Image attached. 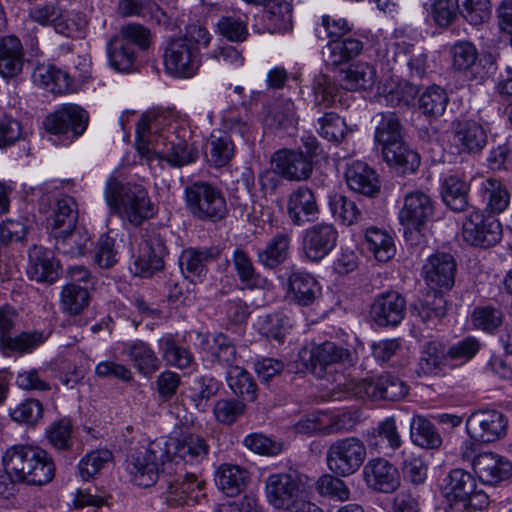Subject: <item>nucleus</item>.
Wrapping results in <instances>:
<instances>
[{
    "mask_svg": "<svg viewBox=\"0 0 512 512\" xmlns=\"http://www.w3.org/2000/svg\"><path fill=\"white\" fill-rule=\"evenodd\" d=\"M4 469L13 482L42 486L55 476L51 455L39 446L14 445L2 457Z\"/></svg>",
    "mask_w": 512,
    "mask_h": 512,
    "instance_id": "f257e3e1",
    "label": "nucleus"
},
{
    "mask_svg": "<svg viewBox=\"0 0 512 512\" xmlns=\"http://www.w3.org/2000/svg\"><path fill=\"white\" fill-rule=\"evenodd\" d=\"M104 198L113 213L135 227L155 214V205L147 189L137 183H123L110 177L105 185Z\"/></svg>",
    "mask_w": 512,
    "mask_h": 512,
    "instance_id": "f03ea898",
    "label": "nucleus"
},
{
    "mask_svg": "<svg viewBox=\"0 0 512 512\" xmlns=\"http://www.w3.org/2000/svg\"><path fill=\"white\" fill-rule=\"evenodd\" d=\"M304 476L295 472L274 473L265 481L267 501L275 509L289 512H322L306 500Z\"/></svg>",
    "mask_w": 512,
    "mask_h": 512,
    "instance_id": "7ed1b4c3",
    "label": "nucleus"
},
{
    "mask_svg": "<svg viewBox=\"0 0 512 512\" xmlns=\"http://www.w3.org/2000/svg\"><path fill=\"white\" fill-rule=\"evenodd\" d=\"M186 207L200 221L218 222L227 213V204L222 191L206 181H194L184 189Z\"/></svg>",
    "mask_w": 512,
    "mask_h": 512,
    "instance_id": "20e7f679",
    "label": "nucleus"
},
{
    "mask_svg": "<svg viewBox=\"0 0 512 512\" xmlns=\"http://www.w3.org/2000/svg\"><path fill=\"white\" fill-rule=\"evenodd\" d=\"M171 461L168 441L159 438L151 441L144 451L133 456L128 464V470L133 482L143 488L153 486L165 466Z\"/></svg>",
    "mask_w": 512,
    "mask_h": 512,
    "instance_id": "39448f33",
    "label": "nucleus"
},
{
    "mask_svg": "<svg viewBox=\"0 0 512 512\" xmlns=\"http://www.w3.org/2000/svg\"><path fill=\"white\" fill-rule=\"evenodd\" d=\"M375 149L382 159L399 173H414L420 166L419 154L405 142L400 130H376Z\"/></svg>",
    "mask_w": 512,
    "mask_h": 512,
    "instance_id": "423d86ee",
    "label": "nucleus"
},
{
    "mask_svg": "<svg viewBox=\"0 0 512 512\" xmlns=\"http://www.w3.org/2000/svg\"><path fill=\"white\" fill-rule=\"evenodd\" d=\"M338 387H343L342 391L347 396L360 399L399 401L408 394V387L405 382L389 373L380 375L376 380L354 381L345 379L343 383H338Z\"/></svg>",
    "mask_w": 512,
    "mask_h": 512,
    "instance_id": "0eeeda50",
    "label": "nucleus"
},
{
    "mask_svg": "<svg viewBox=\"0 0 512 512\" xmlns=\"http://www.w3.org/2000/svg\"><path fill=\"white\" fill-rule=\"evenodd\" d=\"M366 447L357 437H346L334 441L327 449L328 469L336 476L346 477L354 474L366 459Z\"/></svg>",
    "mask_w": 512,
    "mask_h": 512,
    "instance_id": "6e6552de",
    "label": "nucleus"
},
{
    "mask_svg": "<svg viewBox=\"0 0 512 512\" xmlns=\"http://www.w3.org/2000/svg\"><path fill=\"white\" fill-rule=\"evenodd\" d=\"M166 72L176 78L193 77L201 65V54L197 46L176 38L166 47L163 55Z\"/></svg>",
    "mask_w": 512,
    "mask_h": 512,
    "instance_id": "1a4fd4ad",
    "label": "nucleus"
},
{
    "mask_svg": "<svg viewBox=\"0 0 512 512\" xmlns=\"http://www.w3.org/2000/svg\"><path fill=\"white\" fill-rule=\"evenodd\" d=\"M167 230L149 226L142 235L144 248L135 261L137 273L149 277L164 268V257L168 255L166 247Z\"/></svg>",
    "mask_w": 512,
    "mask_h": 512,
    "instance_id": "9d476101",
    "label": "nucleus"
},
{
    "mask_svg": "<svg viewBox=\"0 0 512 512\" xmlns=\"http://www.w3.org/2000/svg\"><path fill=\"white\" fill-rule=\"evenodd\" d=\"M310 363L307 366L317 378L337 381L334 373L338 365L352 362L350 350L331 341L314 346L310 351Z\"/></svg>",
    "mask_w": 512,
    "mask_h": 512,
    "instance_id": "9b49d317",
    "label": "nucleus"
},
{
    "mask_svg": "<svg viewBox=\"0 0 512 512\" xmlns=\"http://www.w3.org/2000/svg\"><path fill=\"white\" fill-rule=\"evenodd\" d=\"M462 236L471 245L488 248L501 240L502 225L492 215L473 211L463 223Z\"/></svg>",
    "mask_w": 512,
    "mask_h": 512,
    "instance_id": "f8f14e48",
    "label": "nucleus"
},
{
    "mask_svg": "<svg viewBox=\"0 0 512 512\" xmlns=\"http://www.w3.org/2000/svg\"><path fill=\"white\" fill-rule=\"evenodd\" d=\"M466 430L476 441L494 442L506 435L507 419L502 412L497 410H479L468 417Z\"/></svg>",
    "mask_w": 512,
    "mask_h": 512,
    "instance_id": "ddd939ff",
    "label": "nucleus"
},
{
    "mask_svg": "<svg viewBox=\"0 0 512 512\" xmlns=\"http://www.w3.org/2000/svg\"><path fill=\"white\" fill-rule=\"evenodd\" d=\"M338 231L331 223L321 222L307 228L303 236V251L307 259L320 261L336 246Z\"/></svg>",
    "mask_w": 512,
    "mask_h": 512,
    "instance_id": "4468645a",
    "label": "nucleus"
},
{
    "mask_svg": "<svg viewBox=\"0 0 512 512\" xmlns=\"http://www.w3.org/2000/svg\"><path fill=\"white\" fill-rule=\"evenodd\" d=\"M433 214L432 198L423 191L415 190L405 195L403 207L399 212V220L406 229L420 232Z\"/></svg>",
    "mask_w": 512,
    "mask_h": 512,
    "instance_id": "2eb2a0df",
    "label": "nucleus"
},
{
    "mask_svg": "<svg viewBox=\"0 0 512 512\" xmlns=\"http://www.w3.org/2000/svg\"><path fill=\"white\" fill-rule=\"evenodd\" d=\"M457 264L454 257L445 252L431 255L422 268L427 285L433 290H450L455 282Z\"/></svg>",
    "mask_w": 512,
    "mask_h": 512,
    "instance_id": "dca6fc26",
    "label": "nucleus"
},
{
    "mask_svg": "<svg viewBox=\"0 0 512 512\" xmlns=\"http://www.w3.org/2000/svg\"><path fill=\"white\" fill-rule=\"evenodd\" d=\"M363 478L368 488L380 493H393L401 485L398 469L384 458L369 460L363 468Z\"/></svg>",
    "mask_w": 512,
    "mask_h": 512,
    "instance_id": "f3484780",
    "label": "nucleus"
},
{
    "mask_svg": "<svg viewBox=\"0 0 512 512\" xmlns=\"http://www.w3.org/2000/svg\"><path fill=\"white\" fill-rule=\"evenodd\" d=\"M272 169L290 181H303L310 177L313 166L302 151L283 149L274 154Z\"/></svg>",
    "mask_w": 512,
    "mask_h": 512,
    "instance_id": "a211bd4d",
    "label": "nucleus"
},
{
    "mask_svg": "<svg viewBox=\"0 0 512 512\" xmlns=\"http://www.w3.org/2000/svg\"><path fill=\"white\" fill-rule=\"evenodd\" d=\"M405 299L395 291L378 295L370 310L372 320L381 327L397 326L404 318Z\"/></svg>",
    "mask_w": 512,
    "mask_h": 512,
    "instance_id": "6ab92c4d",
    "label": "nucleus"
},
{
    "mask_svg": "<svg viewBox=\"0 0 512 512\" xmlns=\"http://www.w3.org/2000/svg\"><path fill=\"white\" fill-rule=\"evenodd\" d=\"M287 214L291 223L302 226L318 218L319 206L316 196L308 186H299L287 198Z\"/></svg>",
    "mask_w": 512,
    "mask_h": 512,
    "instance_id": "aec40b11",
    "label": "nucleus"
},
{
    "mask_svg": "<svg viewBox=\"0 0 512 512\" xmlns=\"http://www.w3.org/2000/svg\"><path fill=\"white\" fill-rule=\"evenodd\" d=\"M472 466L484 484L496 485L512 476V462L492 452L482 453L473 458Z\"/></svg>",
    "mask_w": 512,
    "mask_h": 512,
    "instance_id": "412c9836",
    "label": "nucleus"
},
{
    "mask_svg": "<svg viewBox=\"0 0 512 512\" xmlns=\"http://www.w3.org/2000/svg\"><path fill=\"white\" fill-rule=\"evenodd\" d=\"M175 458L187 464H199L207 458L210 446L207 440L196 433H182L168 442Z\"/></svg>",
    "mask_w": 512,
    "mask_h": 512,
    "instance_id": "4be33fe9",
    "label": "nucleus"
},
{
    "mask_svg": "<svg viewBox=\"0 0 512 512\" xmlns=\"http://www.w3.org/2000/svg\"><path fill=\"white\" fill-rule=\"evenodd\" d=\"M345 180L349 189L355 193L375 197L380 192L378 174L363 161H353L347 165Z\"/></svg>",
    "mask_w": 512,
    "mask_h": 512,
    "instance_id": "5701e85b",
    "label": "nucleus"
},
{
    "mask_svg": "<svg viewBox=\"0 0 512 512\" xmlns=\"http://www.w3.org/2000/svg\"><path fill=\"white\" fill-rule=\"evenodd\" d=\"M47 221L52 235L63 234L75 228L78 222V207L74 198L68 195L56 198Z\"/></svg>",
    "mask_w": 512,
    "mask_h": 512,
    "instance_id": "b1692460",
    "label": "nucleus"
},
{
    "mask_svg": "<svg viewBox=\"0 0 512 512\" xmlns=\"http://www.w3.org/2000/svg\"><path fill=\"white\" fill-rule=\"evenodd\" d=\"M476 488L474 477L467 471L457 468L443 479L442 494L451 503H460L467 507V502Z\"/></svg>",
    "mask_w": 512,
    "mask_h": 512,
    "instance_id": "393cba45",
    "label": "nucleus"
},
{
    "mask_svg": "<svg viewBox=\"0 0 512 512\" xmlns=\"http://www.w3.org/2000/svg\"><path fill=\"white\" fill-rule=\"evenodd\" d=\"M59 262L52 252L41 246H33L29 250L27 274L37 282L53 283L58 278Z\"/></svg>",
    "mask_w": 512,
    "mask_h": 512,
    "instance_id": "a878e982",
    "label": "nucleus"
},
{
    "mask_svg": "<svg viewBox=\"0 0 512 512\" xmlns=\"http://www.w3.org/2000/svg\"><path fill=\"white\" fill-rule=\"evenodd\" d=\"M25 64L21 41L14 35L0 38V75L3 78H15Z\"/></svg>",
    "mask_w": 512,
    "mask_h": 512,
    "instance_id": "bb28decb",
    "label": "nucleus"
},
{
    "mask_svg": "<svg viewBox=\"0 0 512 512\" xmlns=\"http://www.w3.org/2000/svg\"><path fill=\"white\" fill-rule=\"evenodd\" d=\"M222 383L212 376L203 375L195 378L182 392L185 400L199 412L207 411L209 402L214 398Z\"/></svg>",
    "mask_w": 512,
    "mask_h": 512,
    "instance_id": "cd10ccee",
    "label": "nucleus"
},
{
    "mask_svg": "<svg viewBox=\"0 0 512 512\" xmlns=\"http://www.w3.org/2000/svg\"><path fill=\"white\" fill-rule=\"evenodd\" d=\"M203 485L204 482L198 480L194 474L178 477L168 484L167 502L174 506L195 504L204 495Z\"/></svg>",
    "mask_w": 512,
    "mask_h": 512,
    "instance_id": "c85d7f7f",
    "label": "nucleus"
},
{
    "mask_svg": "<svg viewBox=\"0 0 512 512\" xmlns=\"http://www.w3.org/2000/svg\"><path fill=\"white\" fill-rule=\"evenodd\" d=\"M452 66L460 72H469L473 79L482 81L486 73L481 67L478 50L469 41H458L450 49Z\"/></svg>",
    "mask_w": 512,
    "mask_h": 512,
    "instance_id": "c756f323",
    "label": "nucleus"
},
{
    "mask_svg": "<svg viewBox=\"0 0 512 512\" xmlns=\"http://www.w3.org/2000/svg\"><path fill=\"white\" fill-rule=\"evenodd\" d=\"M32 80L39 87L54 94L68 93L73 89L69 74L53 65H37L33 71Z\"/></svg>",
    "mask_w": 512,
    "mask_h": 512,
    "instance_id": "7c9ffc66",
    "label": "nucleus"
},
{
    "mask_svg": "<svg viewBox=\"0 0 512 512\" xmlns=\"http://www.w3.org/2000/svg\"><path fill=\"white\" fill-rule=\"evenodd\" d=\"M220 250L217 247L186 248L179 258V265L186 277H197L206 274V264L218 259Z\"/></svg>",
    "mask_w": 512,
    "mask_h": 512,
    "instance_id": "2f4dec72",
    "label": "nucleus"
},
{
    "mask_svg": "<svg viewBox=\"0 0 512 512\" xmlns=\"http://www.w3.org/2000/svg\"><path fill=\"white\" fill-rule=\"evenodd\" d=\"M320 293L316 279L309 273L292 270L288 277V296L300 306L312 304Z\"/></svg>",
    "mask_w": 512,
    "mask_h": 512,
    "instance_id": "473e14b6",
    "label": "nucleus"
},
{
    "mask_svg": "<svg viewBox=\"0 0 512 512\" xmlns=\"http://www.w3.org/2000/svg\"><path fill=\"white\" fill-rule=\"evenodd\" d=\"M89 113L78 104H63L49 114L44 128H87Z\"/></svg>",
    "mask_w": 512,
    "mask_h": 512,
    "instance_id": "72a5a7b5",
    "label": "nucleus"
},
{
    "mask_svg": "<svg viewBox=\"0 0 512 512\" xmlns=\"http://www.w3.org/2000/svg\"><path fill=\"white\" fill-rule=\"evenodd\" d=\"M363 51V42L354 37L331 40L322 54L327 65L339 66L356 58Z\"/></svg>",
    "mask_w": 512,
    "mask_h": 512,
    "instance_id": "f704fd0d",
    "label": "nucleus"
},
{
    "mask_svg": "<svg viewBox=\"0 0 512 512\" xmlns=\"http://www.w3.org/2000/svg\"><path fill=\"white\" fill-rule=\"evenodd\" d=\"M290 243V233H277L266 243L265 247L258 250V262L267 269H275L287 260Z\"/></svg>",
    "mask_w": 512,
    "mask_h": 512,
    "instance_id": "c9c22d12",
    "label": "nucleus"
},
{
    "mask_svg": "<svg viewBox=\"0 0 512 512\" xmlns=\"http://www.w3.org/2000/svg\"><path fill=\"white\" fill-rule=\"evenodd\" d=\"M470 184L457 175H450L443 180L441 196L443 202L455 212H463L469 206Z\"/></svg>",
    "mask_w": 512,
    "mask_h": 512,
    "instance_id": "e433bc0d",
    "label": "nucleus"
},
{
    "mask_svg": "<svg viewBox=\"0 0 512 512\" xmlns=\"http://www.w3.org/2000/svg\"><path fill=\"white\" fill-rule=\"evenodd\" d=\"M124 351L140 374L151 376L159 370L161 361L147 343L134 341L127 344Z\"/></svg>",
    "mask_w": 512,
    "mask_h": 512,
    "instance_id": "4c0bfd02",
    "label": "nucleus"
},
{
    "mask_svg": "<svg viewBox=\"0 0 512 512\" xmlns=\"http://www.w3.org/2000/svg\"><path fill=\"white\" fill-rule=\"evenodd\" d=\"M53 236L56 239L55 248L66 255L81 256L92 246L91 237L83 227L75 226L69 232Z\"/></svg>",
    "mask_w": 512,
    "mask_h": 512,
    "instance_id": "58836bf2",
    "label": "nucleus"
},
{
    "mask_svg": "<svg viewBox=\"0 0 512 512\" xmlns=\"http://www.w3.org/2000/svg\"><path fill=\"white\" fill-rule=\"evenodd\" d=\"M411 441L424 449H438L442 437L433 423L422 415H414L410 422Z\"/></svg>",
    "mask_w": 512,
    "mask_h": 512,
    "instance_id": "ea45409f",
    "label": "nucleus"
},
{
    "mask_svg": "<svg viewBox=\"0 0 512 512\" xmlns=\"http://www.w3.org/2000/svg\"><path fill=\"white\" fill-rule=\"evenodd\" d=\"M247 479V471L232 464H222L215 474L218 488L229 497L238 495L244 489Z\"/></svg>",
    "mask_w": 512,
    "mask_h": 512,
    "instance_id": "a19ab883",
    "label": "nucleus"
},
{
    "mask_svg": "<svg viewBox=\"0 0 512 512\" xmlns=\"http://www.w3.org/2000/svg\"><path fill=\"white\" fill-rule=\"evenodd\" d=\"M447 360L449 357L445 345L437 341H430L423 346L418 372L423 375H437L446 367Z\"/></svg>",
    "mask_w": 512,
    "mask_h": 512,
    "instance_id": "79ce46f5",
    "label": "nucleus"
},
{
    "mask_svg": "<svg viewBox=\"0 0 512 512\" xmlns=\"http://www.w3.org/2000/svg\"><path fill=\"white\" fill-rule=\"evenodd\" d=\"M377 80V72L373 65L367 62H357L349 67L343 78V86L347 90H372Z\"/></svg>",
    "mask_w": 512,
    "mask_h": 512,
    "instance_id": "37998d69",
    "label": "nucleus"
},
{
    "mask_svg": "<svg viewBox=\"0 0 512 512\" xmlns=\"http://www.w3.org/2000/svg\"><path fill=\"white\" fill-rule=\"evenodd\" d=\"M47 338L48 334H45L43 331H24L14 337L5 338L2 346H0V350L5 356H9L14 352L20 354L31 353L42 345Z\"/></svg>",
    "mask_w": 512,
    "mask_h": 512,
    "instance_id": "c03bdc74",
    "label": "nucleus"
},
{
    "mask_svg": "<svg viewBox=\"0 0 512 512\" xmlns=\"http://www.w3.org/2000/svg\"><path fill=\"white\" fill-rule=\"evenodd\" d=\"M481 191L485 209L491 214H499L508 207L510 194L500 180L495 178L486 179L482 183Z\"/></svg>",
    "mask_w": 512,
    "mask_h": 512,
    "instance_id": "a18cd8bd",
    "label": "nucleus"
},
{
    "mask_svg": "<svg viewBox=\"0 0 512 512\" xmlns=\"http://www.w3.org/2000/svg\"><path fill=\"white\" fill-rule=\"evenodd\" d=\"M207 157L215 167L225 166L234 155V144L226 130H217L208 140Z\"/></svg>",
    "mask_w": 512,
    "mask_h": 512,
    "instance_id": "49530a36",
    "label": "nucleus"
},
{
    "mask_svg": "<svg viewBox=\"0 0 512 512\" xmlns=\"http://www.w3.org/2000/svg\"><path fill=\"white\" fill-rule=\"evenodd\" d=\"M367 441L370 446L385 444L392 451L399 449L402 445V439L395 417L390 416L380 421L368 434Z\"/></svg>",
    "mask_w": 512,
    "mask_h": 512,
    "instance_id": "de8ad7c7",
    "label": "nucleus"
},
{
    "mask_svg": "<svg viewBox=\"0 0 512 512\" xmlns=\"http://www.w3.org/2000/svg\"><path fill=\"white\" fill-rule=\"evenodd\" d=\"M266 30L273 33H285L292 29V6L286 1L272 3L265 12Z\"/></svg>",
    "mask_w": 512,
    "mask_h": 512,
    "instance_id": "09e8293b",
    "label": "nucleus"
},
{
    "mask_svg": "<svg viewBox=\"0 0 512 512\" xmlns=\"http://www.w3.org/2000/svg\"><path fill=\"white\" fill-rule=\"evenodd\" d=\"M110 65L117 71L128 72L134 65L135 52L131 45L115 36L107 45Z\"/></svg>",
    "mask_w": 512,
    "mask_h": 512,
    "instance_id": "8fccbe9b",
    "label": "nucleus"
},
{
    "mask_svg": "<svg viewBox=\"0 0 512 512\" xmlns=\"http://www.w3.org/2000/svg\"><path fill=\"white\" fill-rule=\"evenodd\" d=\"M90 294L88 287L75 283L67 284L61 291L62 310L69 315H78L88 307Z\"/></svg>",
    "mask_w": 512,
    "mask_h": 512,
    "instance_id": "3c124183",
    "label": "nucleus"
},
{
    "mask_svg": "<svg viewBox=\"0 0 512 512\" xmlns=\"http://www.w3.org/2000/svg\"><path fill=\"white\" fill-rule=\"evenodd\" d=\"M159 348L162 353V358L167 365L179 369H185L193 362L192 353L177 345L172 335H166L159 340Z\"/></svg>",
    "mask_w": 512,
    "mask_h": 512,
    "instance_id": "603ef678",
    "label": "nucleus"
},
{
    "mask_svg": "<svg viewBox=\"0 0 512 512\" xmlns=\"http://www.w3.org/2000/svg\"><path fill=\"white\" fill-rule=\"evenodd\" d=\"M368 250L380 262H387L395 254V245L392 237L383 230L372 227L365 234Z\"/></svg>",
    "mask_w": 512,
    "mask_h": 512,
    "instance_id": "864d4df0",
    "label": "nucleus"
},
{
    "mask_svg": "<svg viewBox=\"0 0 512 512\" xmlns=\"http://www.w3.org/2000/svg\"><path fill=\"white\" fill-rule=\"evenodd\" d=\"M73 425L70 419L62 418L51 423L46 429L48 443L59 452L70 451L73 447Z\"/></svg>",
    "mask_w": 512,
    "mask_h": 512,
    "instance_id": "5fc2aeb1",
    "label": "nucleus"
},
{
    "mask_svg": "<svg viewBox=\"0 0 512 512\" xmlns=\"http://www.w3.org/2000/svg\"><path fill=\"white\" fill-rule=\"evenodd\" d=\"M227 383L234 394L241 396L246 401L256 398L257 385L252 376L239 366H232L227 372Z\"/></svg>",
    "mask_w": 512,
    "mask_h": 512,
    "instance_id": "6e6d98bb",
    "label": "nucleus"
},
{
    "mask_svg": "<svg viewBox=\"0 0 512 512\" xmlns=\"http://www.w3.org/2000/svg\"><path fill=\"white\" fill-rule=\"evenodd\" d=\"M448 104L445 90L437 85L428 87L419 99V108L429 118L441 116Z\"/></svg>",
    "mask_w": 512,
    "mask_h": 512,
    "instance_id": "4d7b16f0",
    "label": "nucleus"
},
{
    "mask_svg": "<svg viewBox=\"0 0 512 512\" xmlns=\"http://www.w3.org/2000/svg\"><path fill=\"white\" fill-rule=\"evenodd\" d=\"M113 460V453L108 449H96L87 453L78 463L80 477L87 481L95 477Z\"/></svg>",
    "mask_w": 512,
    "mask_h": 512,
    "instance_id": "13d9d810",
    "label": "nucleus"
},
{
    "mask_svg": "<svg viewBox=\"0 0 512 512\" xmlns=\"http://www.w3.org/2000/svg\"><path fill=\"white\" fill-rule=\"evenodd\" d=\"M135 147L138 154L147 161L162 159L163 151L159 150L164 144V138L158 130H136Z\"/></svg>",
    "mask_w": 512,
    "mask_h": 512,
    "instance_id": "bf43d9fd",
    "label": "nucleus"
},
{
    "mask_svg": "<svg viewBox=\"0 0 512 512\" xmlns=\"http://www.w3.org/2000/svg\"><path fill=\"white\" fill-rule=\"evenodd\" d=\"M233 264L240 281L248 288L262 287L266 282L255 270L248 254L237 249L233 254Z\"/></svg>",
    "mask_w": 512,
    "mask_h": 512,
    "instance_id": "052dcab7",
    "label": "nucleus"
},
{
    "mask_svg": "<svg viewBox=\"0 0 512 512\" xmlns=\"http://www.w3.org/2000/svg\"><path fill=\"white\" fill-rule=\"evenodd\" d=\"M329 208L332 215L345 225H352L361 217L355 202L340 193L329 196Z\"/></svg>",
    "mask_w": 512,
    "mask_h": 512,
    "instance_id": "680f3d73",
    "label": "nucleus"
},
{
    "mask_svg": "<svg viewBox=\"0 0 512 512\" xmlns=\"http://www.w3.org/2000/svg\"><path fill=\"white\" fill-rule=\"evenodd\" d=\"M340 476L325 474L316 482V488L321 496L330 497L344 502L350 499V490Z\"/></svg>",
    "mask_w": 512,
    "mask_h": 512,
    "instance_id": "e2e57ef3",
    "label": "nucleus"
},
{
    "mask_svg": "<svg viewBox=\"0 0 512 512\" xmlns=\"http://www.w3.org/2000/svg\"><path fill=\"white\" fill-rule=\"evenodd\" d=\"M452 142L459 152H476L487 143L485 130H452Z\"/></svg>",
    "mask_w": 512,
    "mask_h": 512,
    "instance_id": "0e129e2a",
    "label": "nucleus"
},
{
    "mask_svg": "<svg viewBox=\"0 0 512 512\" xmlns=\"http://www.w3.org/2000/svg\"><path fill=\"white\" fill-rule=\"evenodd\" d=\"M216 28L218 33L230 42H244L249 36L247 23L235 16H222Z\"/></svg>",
    "mask_w": 512,
    "mask_h": 512,
    "instance_id": "69168bd1",
    "label": "nucleus"
},
{
    "mask_svg": "<svg viewBox=\"0 0 512 512\" xmlns=\"http://www.w3.org/2000/svg\"><path fill=\"white\" fill-rule=\"evenodd\" d=\"M460 13L472 25H479L490 18V0H458Z\"/></svg>",
    "mask_w": 512,
    "mask_h": 512,
    "instance_id": "338daca9",
    "label": "nucleus"
},
{
    "mask_svg": "<svg viewBox=\"0 0 512 512\" xmlns=\"http://www.w3.org/2000/svg\"><path fill=\"white\" fill-rule=\"evenodd\" d=\"M245 411V404L238 399H220L216 402L213 412L217 421L231 425Z\"/></svg>",
    "mask_w": 512,
    "mask_h": 512,
    "instance_id": "774afa93",
    "label": "nucleus"
}]
</instances>
